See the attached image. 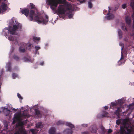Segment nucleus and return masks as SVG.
Returning a JSON list of instances; mask_svg holds the SVG:
<instances>
[{"instance_id": "nucleus-16", "label": "nucleus", "mask_w": 134, "mask_h": 134, "mask_svg": "<svg viewBox=\"0 0 134 134\" xmlns=\"http://www.w3.org/2000/svg\"><path fill=\"white\" fill-rule=\"evenodd\" d=\"M118 34L120 39H121L122 38V33L121 30L119 29L118 30Z\"/></svg>"}, {"instance_id": "nucleus-40", "label": "nucleus", "mask_w": 134, "mask_h": 134, "mask_svg": "<svg viewBox=\"0 0 134 134\" xmlns=\"http://www.w3.org/2000/svg\"><path fill=\"white\" fill-rule=\"evenodd\" d=\"M116 122L118 125H119L120 123V120H116Z\"/></svg>"}, {"instance_id": "nucleus-52", "label": "nucleus", "mask_w": 134, "mask_h": 134, "mask_svg": "<svg viewBox=\"0 0 134 134\" xmlns=\"http://www.w3.org/2000/svg\"><path fill=\"white\" fill-rule=\"evenodd\" d=\"M1 10H2V9H1V8H0V12H1Z\"/></svg>"}, {"instance_id": "nucleus-7", "label": "nucleus", "mask_w": 134, "mask_h": 134, "mask_svg": "<svg viewBox=\"0 0 134 134\" xmlns=\"http://www.w3.org/2000/svg\"><path fill=\"white\" fill-rule=\"evenodd\" d=\"M22 14H24L26 16H27L29 12V10L27 9H23L21 11Z\"/></svg>"}, {"instance_id": "nucleus-12", "label": "nucleus", "mask_w": 134, "mask_h": 134, "mask_svg": "<svg viewBox=\"0 0 134 134\" xmlns=\"http://www.w3.org/2000/svg\"><path fill=\"white\" fill-rule=\"evenodd\" d=\"M5 110L6 111V112H4V114L5 115H6V116H7L9 115L10 114V110H8V108L4 107V111Z\"/></svg>"}, {"instance_id": "nucleus-50", "label": "nucleus", "mask_w": 134, "mask_h": 134, "mask_svg": "<svg viewBox=\"0 0 134 134\" xmlns=\"http://www.w3.org/2000/svg\"><path fill=\"white\" fill-rule=\"evenodd\" d=\"M109 13H108L107 14V15H108L109 14V13L110 12V7H109Z\"/></svg>"}, {"instance_id": "nucleus-14", "label": "nucleus", "mask_w": 134, "mask_h": 134, "mask_svg": "<svg viewBox=\"0 0 134 134\" xmlns=\"http://www.w3.org/2000/svg\"><path fill=\"white\" fill-rule=\"evenodd\" d=\"M2 9L1 8V9L2 10V12H4V11H5L6 10H7V8H6V7H7V5L5 4V3H4V4L3 5H2ZM2 11V10H1V11ZM1 12H0V13H1Z\"/></svg>"}, {"instance_id": "nucleus-34", "label": "nucleus", "mask_w": 134, "mask_h": 134, "mask_svg": "<svg viewBox=\"0 0 134 134\" xmlns=\"http://www.w3.org/2000/svg\"><path fill=\"white\" fill-rule=\"evenodd\" d=\"M8 39L10 40L13 41L14 40V38L12 36H10L8 37Z\"/></svg>"}, {"instance_id": "nucleus-4", "label": "nucleus", "mask_w": 134, "mask_h": 134, "mask_svg": "<svg viewBox=\"0 0 134 134\" xmlns=\"http://www.w3.org/2000/svg\"><path fill=\"white\" fill-rule=\"evenodd\" d=\"M15 119L13 121V123H15L16 121H19L21 120V118L20 114H17L14 115Z\"/></svg>"}, {"instance_id": "nucleus-33", "label": "nucleus", "mask_w": 134, "mask_h": 134, "mask_svg": "<svg viewBox=\"0 0 134 134\" xmlns=\"http://www.w3.org/2000/svg\"><path fill=\"white\" fill-rule=\"evenodd\" d=\"M122 29L124 31H127V28L125 26H122Z\"/></svg>"}, {"instance_id": "nucleus-39", "label": "nucleus", "mask_w": 134, "mask_h": 134, "mask_svg": "<svg viewBox=\"0 0 134 134\" xmlns=\"http://www.w3.org/2000/svg\"><path fill=\"white\" fill-rule=\"evenodd\" d=\"M17 96L18 98L21 99H22L23 98L21 95L19 93L17 94Z\"/></svg>"}, {"instance_id": "nucleus-10", "label": "nucleus", "mask_w": 134, "mask_h": 134, "mask_svg": "<svg viewBox=\"0 0 134 134\" xmlns=\"http://www.w3.org/2000/svg\"><path fill=\"white\" fill-rule=\"evenodd\" d=\"M56 129L54 127H52L49 130V134H55Z\"/></svg>"}, {"instance_id": "nucleus-15", "label": "nucleus", "mask_w": 134, "mask_h": 134, "mask_svg": "<svg viewBox=\"0 0 134 134\" xmlns=\"http://www.w3.org/2000/svg\"><path fill=\"white\" fill-rule=\"evenodd\" d=\"M121 111L120 108L118 107L117 110L115 112V114L118 116H119L120 115V112Z\"/></svg>"}, {"instance_id": "nucleus-8", "label": "nucleus", "mask_w": 134, "mask_h": 134, "mask_svg": "<svg viewBox=\"0 0 134 134\" xmlns=\"http://www.w3.org/2000/svg\"><path fill=\"white\" fill-rule=\"evenodd\" d=\"M125 20L126 23L127 24H130L131 21V19L130 17L126 16L125 17Z\"/></svg>"}, {"instance_id": "nucleus-9", "label": "nucleus", "mask_w": 134, "mask_h": 134, "mask_svg": "<svg viewBox=\"0 0 134 134\" xmlns=\"http://www.w3.org/2000/svg\"><path fill=\"white\" fill-rule=\"evenodd\" d=\"M64 134H72L73 131L72 130L66 129L63 132Z\"/></svg>"}, {"instance_id": "nucleus-6", "label": "nucleus", "mask_w": 134, "mask_h": 134, "mask_svg": "<svg viewBox=\"0 0 134 134\" xmlns=\"http://www.w3.org/2000/svg\"><path fill=\"white\" fill-rule=\"evenodd\" d=\"M23 60L25 62H32L34 60L31 59L30 57H24L23 58Z\"/></svg>"}, {"instance_id": "nucleus-41", "label": "nucleus", "mask_w": 134, "mask_h": 134, "mask_svg": "<svg viewBox=\"0 0 134 134\" xmlns=\"http://www.w3.org/2000/svg\"><path fill=\"white\" fill-rule=\"evenodd\" d=\"M82 134H88L89 132L87 131H84L81 132Z\"/></svg>"}, {"instance_id": "nucleus-36", "label": "nucleus", "mask_w": 134, "mask_h": 134, "mask_svg": "<svg viewBox=\"0 0 134 134\" xmlns=\"http://www.w3.org/2000/svg\"><path fill=\"white\" fill-rule=\"evenodd\" d=\"M40 48L38 46H35V51L36 52H37L38 50L40 49Z\"/></svg>"}, {"instance_id": "nucleus-57", "label": "nucleus", "mask_w": 134, "mask_h": 134, "mask_svg": "<svg viewBox=\"0 0 134 134\" xmlns=\"http://www.w3.org/2000/svg\"><path fill=\"white\" fill-rule=\"evenodd\" d=\"M133 72H134V71H133Z\"/></svg>"}, {"instance_id": "nucleus-46", "label": "nucleus", "mask_w": 134, "mask_h": 134, "mask_svg": "<svg viewBox=\"0 0 134 134\" xmlns=\"http://www.w3.org/2000/svg\"><path fill=\"white\" fill-rule=\"evenodd\" d=\"M44 61H42L40 63V65H44Z\"/></svg>"}, {"instance_id": "nucleus-35", "label": "nucleus", "mask_w": 134, "mask_h": 134, "mask_svg": "<svg viewBox=\"0 0 134 134\" xmlns=\"http://www.w3.org/2000/svg\"><path fill=\"white\" fill-rule=\"evenodd\" d=\"M32 45L31 44H29L26 46L27 48L28 49H30L31 48Z\"/></svg>"}, {"instance_id": "nucleus-2", "label": "nucleus", "mask_w": 134, "mask_h": 134, "mask_svg": "<svg viewBox=\"0 0 134 134\" xmlns=\"http://www.w3.org/2000/svg\"><path fill=\"white\" fill-rule=\"evenodd\" d=\"M16 24H15L14 21L13 20L10 21V23L11 25H13V27L10 26L8 28V31L9 33L12 35L16 34V32L17 30L20 29V30L21 29L22 25L19 23L15 21Z\"/></svg>"}, {"instance_id": "nucleus-47", "label": "nucleus", "mask_w": 134, "mask_h": 134, "mask_svg": "<svg viewBox=\"0 0 134 134\" xmlns=\"http://www.w3.org/2000/svg\"><path fill=\"white\" fill-rule=\"evenodd\" d=\"M120 129L122 131H124V127L123 126H121Z\"/></svg>"}, {"instance_id": "nucleus-25", "label": "nucleus", "mask_w": 134, "mask_h": 134, "mask_svg": "<svg viewBox=\"0 0 134 134\" xmlns=\"http://www.w3.org/2000/svg\"><path fill=\"white\" fill-rule=\"evenodd\" d=\"M27 111H24L23 112V113H21V115L22 116H27Z\"/></svg>"}, {"instance_id": "nucleus-38", "label": "nucleus", "mask_w": 134, "mask_h": 134, "mask_svg": "<svg viewBox=\"0 0 134 134\" xmlns=\"http://www.w3.org/2000/svg\"><path fill=\"white\" fill-rule=\"evenodd\" d=\"M111 104L113 106H116L117 105V104L114 102H111Z\"/></svg>"}, {"instance_id": "nucleus-18", "label": "nucleus", "mask_w": 134, "mask_h": 134, "mask_svg": "<svg viewBox=\"0 0 134 134\" xmlns=\"http://www.w3.org/2000/svg\"><path fill=\"white\" fill-rule=\"evenodd\" d=\"M89 129L92 133H95L96 132V130L93 128L92 126H91L90 127Z\"/></svg>"}, {"instance_id": "nucleus-24", "label": "nucleus", "mask_w": 134, "mask_h": 134, "mask_svg": "<svg viewBox=\"0 0 134 134\" xmlns=\"http://www.w3.org/2000/svg\"><path fill=\"white\" fill-rule=\"evenodd\" d=\"M30 8L31 9H36V8L35 7V5L34 4H33V3H30Z\"/></svg>"}, {"instance_id": "nucleus-30", "label": "nucleus", "mask_w": 134, "mask_h": 134, "mask_svg": "<svg viewBox=\"0 0 134 134\" xmlns=\"http://www.w3.org/2000/svg\"><path fill=\"white\" fill-rule=\"evenodd\" d=\"M88 7L90 8H91L92 7V4L90 1L88 2Z\"/></svg>"}, {"instance_id": "nucleus-21", "label": "nucleus", "mask_w": 134, "mask_h": 134, "mask_svg": "<svg viewBox=\"0 0 134 134\" xmlns=\"http://www.w3.org/2000/svg\"><path fill=\"white\" fill-rule=\"evenodd\" d=\"M114 17V16L112 14H111L107 16L106 17L107 19L108 20H110L113 18Z\"/></svg>"}, {"instance_id": "nucleus-53", "label": "nucleus", "mask_w": 134, "mask_h": 134, "mask_svg": "<svg viewBox=\"0 0 134 134\" xmlns=\"http://www.w3.org/2000/svg\"><path fill=\"white\" fill-rule=\"evenodd\" d=\"M57 134H60L59 133H58Z\"/></svg>"}, {"instance_id": "nucleus-48", "label": "nucleus", "mask_w": 134, "mask_h": 134, "mask_svg": "<svg viewBox=\"0 0 134 134\" xmlns=\"http://www.w3.org/2000/svg\"><path fill=\"white\" fill-rule=\"evenodd\" d=\"M82 126L85 127H87L88 126V125L87 124H83Z\"/></svg>"}, {"instance_id": "nucleus-17", "label": "nucleus", "mask_w": 134, "mask_h": 134, "mask_svg": "<svg viewBox=\"0 0 134 134\" xmlns=\"http://www.w3.org/2000/svg\"><path fill=\"white\" fill-rule=\"evenodd\" d=\"M7 70L8 71H11V63L10 62L8 63L7 65Z\"/></svg>"}, {"instance_id": "nucleus-45", "label": "nucleus", "mask_w": 134, "mask_h": 134, "mask_svg": "<svg viewBox=\"0 0 134 134\" xmlns=\"http://www.w3.org/2000/svg\"><path fill=\"white\" fill-rule=\"evenodd\" d=\"M19 124L20 125H23L24 124V123L23 122L20 121V120L19 121Z\"/></svg>"}, {"instance_id": "nucleus-11", "label": "nucleus", "mask_w": 134, "mask_h": 134, "mask_svg": "<svg viewBox=\"0 0 134 134\" xmlns=\"http://www.w3.org/2000/svg\"><path fill=\"white\" fill-rule=\"evenodd\" d=\"M35 115L39 117L40 115L41 116V114L40 111L37 109H35Z\"/></svg>"}, {"instance_id": "nucleus-20", "label": "nucleus", "mask_w": 134, "mask_h": 134, "mask_svg": "<svg viewBox=\"0 0 134 134\" xmlns=\"http://www.w3.org/2000/svg\"><path fill=\"white\" fill-rule=\"evenodd\" d=\"M66 125L71 129L74 127V125L70 123L67 122L66 123Z\"/></svg>"}, {"instance_id": "nucleus-28", "label": "nucleus", "mask_w": 134, "mask_h": 134, "mask_svg": "<svg viewBox=\"0 0 134 134\" xmlns=\"http://www.w3.org/2000/svg\"><path fill=\"white\" fill-rule=\"evenodd\" d=\"M42 125V123L41 122H39L36 124V127L37 128H40L41 127Z\"/></svg>"}, {"instance_id": "nucleus-37", "label": "nucleus", "mask_w": 134, "mask_h": 134, "mask_svg": "<svg viewBox=\"0 0 134 134\" xmlns=\"http://www.w3.org/2000/svg\"><path fill=\"white\" fill-rule=\"evenodd\" d=\"M127 6V4H123L122 5V8L123 9H125V8H126V7Z\"/></svg>"}, {"instance_id": "nucleus-5", "label": "nucleus", "mask_w": 134, "mask_h": 134, "mask_svg": "<svg viewBox=\"0 0 134 134\" xmlns=\"http://www.w3.org/2000/svg\"><path fill=\"white\" fill-rule=\"evenodd\" d=\"M35 15V11L33 10H31L29 12L30 20L32 21L33 19V17Z\"/></svg>"}, {"instance_id": "nucleus-3", "label": "nucleus", "mask_w": 134, "mask_h": 134, "mask_svg": "<svg viewBox=\"0 0 134 134\" xmlns=\"http://www.w3.org/2000/svg\"><path fill=\"white\" fill-rule=\"evenodd\" d=\"M45 17L46 19H44L41 16H36L35 17L34 20H35L38 23H43V24H46L48 21L49 18L46 15H45Z\"/></svg>"}, {"instance_id": "nucleus-55", "label": "nucleus", "mask_w": 134, "mask_h": 134, "mask_svg": "<svg viewBox=\"0 0 134 134\" xmlns=\"http://www.w3.org/2000/svg\"><path fill=\"white\" fill-rule=\"evenodd\" d=\"M4 0V1H6V0Z\"/></svg>"}, {"instance_id": "nucleus-22", "label": "nucleus", "mask_w": 134, "mask_h": 134, "mask_svg": "<svg viewBox=\"0 0 134 134\" xmlns=\"http://www.w3.org/2000/svg\"><path fill=\"white\" fill-rule=\"evenodd\" d=\"M19 50L20 52L23 53L25 52V48L21 46L19 48Z\"/></svg>"}, {"instance_id": "nucleus-13", "label": "nucleus", "mask_w": 134, "mask_h": 134, "mask_svg": "<svg viewBox=\"0 0 134 134\" xmlns=\"http://www.w3.org/2000/svg\"><path fill=\"white\" fill-rule=\"evenodd\" d=\"M130 6L132 8V9L134 11L133 12V15H134V2H131L130 4ZM133 28L134 29V20H133Z\"/></svg>"}, {"instance_id": "nucleus-54", "label": "nucleus", "mask_w": 134, "mask_h": 134, "mask_svg": "<svg viewBox=\"0 0 134 134\" xmlns=\"http://www.w3.org/2000/svg\"><path fill=\"white\" fill-rule=\"evenodd\" d=\"M71 0H69V1H71Z\"/></svg>"}, {"instance_id": "nucleus-29", "label": "nucleus", "mask_w": 134, "mask_h": 134, "mask_svg": "<svg viewBox=\"0 0 134 134\" xmlns=\"http://www.w3.org/2000/svg\"><path fill=\"white\" fill-rule=\"evenodd\" d=\"M18 76L17 74H16L14 73L12 74V78L13 79H15Z\"/></svg>"}, {"instance_id": "nucleus-1", "label": "nucleus", "mask_w": 134, "mask_h": 134, "mask_svg": "<svg viewBox=\"0 0 134 134\" xmlns=\"http://www.w3.org/2000/svg\"><path fill=\"white\" fill-rule=\"evenodd\" d=\"M48 4L50 6L51 8L53 10H55L57 5L61 3L65 4L63 5H60L58 7L57 12L59 14H64L66 11L71 13L73 11L72 6L70 4L66 3V0H47Z\"/></svg>"}, {"instance_id": "nucleus-19", "label": "nucleus", "mask_w": 134, "mask_h": 134, "mask_svg": "<svg viewBox=\"0 0 134 134\" xmlns=\"http://www.w3.org/2000/svg\"><path fill=\"white\" fill-rule=\"evenodd\" d=\"M127 131L126 132L125 134H131V133L132 131V129H128L127 128L126 129Z\"/></svg>"}, {"instance_id": "nucleus-51", "label": "nucleus", "mask_w": 134, "mask_h": 134, "mask_svg": "<svg viewBox=\"0 0 134 134\" xmlns=\"http://www.w3.org/2000/svg\"><path fill=\"white\" fill-rule=\"evenodd\" d=\"M123 58V54H122V53L121 57V59H122Z\"/></svg>"}, {"instance_id": "nucleus-23", "label": "nucleus", "mask_w": 134, "mask_h": 134, "mask_svg": "<svg viewBox=\"0 0 134 134\" xmlns=\"http://www.w3.org/2000/svg\"><path fill=\"white\" fill-rule=\"evenodd\" d=\"M108 112L106 111H103V113L102 114V117H105L108 115Z\"/></svg>"}, {"instance_id": "nucleus-43", "label": "nucleus", "mask_w": 134, "mask_h": 134, "mask_svg": "<svg viewBox=\"0 0 134 134\" xmlns=\"http://www.w3.org/2000/svg\"><path fill=\"white\" fill-rule=\"evenodd\" d=\"M73 16V14L72 13L69 14V15L68 17L69 18H72Z\"/></svg>"}, {"instance_id": "nucleus-31", "label": "nucleus", "mask_w": 134, "mask_h": 134, "mask_svg": "<svg viewBox=\"0 0 134 134\" xmlns=\"http://www.w3.org/2000/svg\"><path fill=\"white\" fill-rule=\"evenodd\" d=\"M33 39L34 41L35 40H37L39 41L40 39V38L39 37H34L33 38Z\"/></svg>"}, {"instance_id": "nucleus-27", "label": "nucleus", "mask_w": 134, "mask_h": 134, "mask_svg": "<svg viewBox=\"0 0 134 134\" xmlns=\"http://www.w3.org/2000/svg\"><path fill=\"white\" fill-rule=\"evenodd\" d=\"M64 124V123L63 122L60 120L58 122H57L56 123L57 124V125H61V124Z\"/></svg>"}, {"instance_id": "nucleus-42", "label": "nucleus", "mask_w": 134, "mask_h": 134, "mask_svg": "<svg viewBox=\"0 0 134 134\" xmlns=\"http://www.w3.org/2000/svg\"><path fill=\"white\" fill-rule=\"evenodd\" d=\"M112 130L111 129H109L108 130V134H110L112 132Z\"/></svg>"}, {"instance_id": "nucleus-49", "label": "nucleus", "mask_w": 134, "mask_h": 134, "mask_svg": "<svg viewBox=\"0 0 134 134\" xmlns=\"http://www.w3.org/2000/svg\"><path fill=\"white\" fill-rule=\"evenodd\" d=\"M104 108L105 110L107 109L108 108V107L107 106H105L104 107Z\"/></svg>"}, {"instance_id": "nucleus-32", "label": "nucleus", "mask_w": 134, "mask_h": 134, "mask_svg": "<svg viewBox=\"0 0 134 134\" xmlns=\"http://www.w3.org/2000/svg\"><path fill=\"white\" fill-rule=\"evenodd\" d=\"M30 130L31 132L32 133V134H36L35 132V130L31 129H30Z\"/></svg>"}, {"instance_id": "nucleus-26", "label": "nucleus", "mask_w": 134, "mask_h": 134, "mask_svg": "<svg viewBox=\"0 0 134 134\" xmlns=\"http://www.w3.org/2000/svg\"><path fill=\"white\" fill-rule=\"evenodd\" d=\"M13 58L17 61H19L20 59L19 57L18 56L16 55H14L13 56Z\"/></svg>"}, {"instance_id": "nucleus-44", "label": "nucleus", "mask_w": 134, "mask_h": 134, "mask_svg": "<svg viewBox=\"0 0 134 134\" xmlns=\"http://www.w3.org/2000/svg\"><path fill=\"white\" fill-rule=\"evenodd\" d=\"M86 0H77V1H79L80 3H82L85 2Z\"/></svg>"}, {"instance_id": "nucleus-56", "label": "nucleus", "mask_w": 134, "mask_h": 134, "mask_svg": "<svg viewBox=\"0 0 134 134\" xmlns=\"http://www.w3.org/2000/svg\"><path fill=\"white\" fill-rule=\"evenodd\" d=\"M70 1H71V2H72V1H71V0Z\"/></svg>"}]
</instances>
